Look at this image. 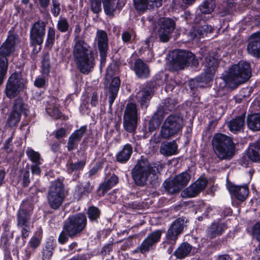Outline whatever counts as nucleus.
<instances>
[{
  "instance_id": "nucleus-36",
  "label": "nucleus",
  "mask_w": 260,
  "mask_h": 260,
  "mask_svg": "<svg viewBox=\"0 0 260 260\" xmlns=\"http://www.w3.org/2000/svg\"><path fill=\"white\" fill-rule=\"evenodd\" d=\"M118 182V177L113 175L107 181L103 182L100 185L99 190L100 191L102 192V196H104L108 190L117 184Z\"/></svg>"
},
{
  "instance_id": "nucleus-47",
  "label": "nucleus",
  "mask_w": 260,
  "mask_h": 260,
  "mask_svg": "<svg viewBox=\"0 0 260 260\" xmlns=\"http://www.w3.org/2000/svg\"><path fill=\"white\" fill-rule=\"evenodd\" d=\"M136 9L144 12L148 8V0H133Z\"/></svg>"
},
{
  "instance_id": "nucleus-61",
  "label": "nucleus",
  "mask_w": 260,
  "mask_h": 260,
  "mask_svg": "<svg viewBox=\"0 0 260 260\" xmlns=\"http://www.w3.org/2000/svg\"><path fill=\"white\" fill-rule=\"evenodd\" d=\"M41 164H38L37 163L34 164L31 166V171L33 175H40L41 173V169L40 165Z\"/></svg>"
},
{
  "instance_id": "nucleus-62",
  "label": "nucleus",
  "mask_w": 260,
  "mask_h": 260,
  "mask_svg": "<svg viewBox=\"0 0 260 260\" xmlns=\"http://www.w3.org/2000/svg\"><path fill=\"white\" fill-rule=\"evenodd\" d=\"M23 186L27 187L30 183L29 172L28 171H25L23 174Z\"/></svg>"
},
{
  "instance_id": "nucleus-3",
  "label": "nucleus",
  "mask_w": 260,
  "mask_h": 260,
  "mask_svg": "<svg viewBox=\"0 0 260 260\" xmlns=\"http://www.w3.org/2000/svg\"><path fill=\"white\" fill-rule=\"evenodd\" d=\"M251 76V69L248 62L241 61L232 66L223 75L226 85L232 89L248 81Z\"/></svg>"
},
{
  "instance_id": "nucleus-7",
  "label": "nucleus",
  "mask_w": 260,
  "mask_h": 260,
  "mask_svg": "<svg viewBox=\"0 0 260 260\" xmlns=\"http://www.w3.org/2000/svg\"><path fill=\"white\" fill-rule=\"evenodd\" d=\"M188 64L197 66L198 60L192 53L185 50H177L172 52V67L176 71L184 69Z\"/></svg>"
},
{
  "instance_id": "nucleus-12",
  "label": "nucleus",
  "mask_w": 260,
  "mask_h": 260,
  "mask_svg": "<svg viewBox=\"0 0 260 260\" xmlns=\"http://www.w3.org/2000/svg\"><path fill=\"white\" fill-rule=\"evenodd\" d=\"M26 83L25 80L19 78L17 74H13L9 77L6 85V96L9 99L14 98L26 88Z\"/></svg>"
},
{
  "instance_id": "nucleus-13",
  "label": "nucleus",
  "mask_w": 260,
  "mask_h": 260,
  "mask_svg": "<svg viewBox=\"0 0 260 260\" xmlns=\"http://www.w3.org/2000/svg\"><path fill=\"white\" fill-rule=\"evenodd\" d=\"M165 232V229H157L152 232L136 248L135 252H140L142 254L149 252L150 249L160 241L161 235Z\"/></svg>"
},
{
  "instance_id": "nucleus-27",
  "label": "nucleus",
  "mask_w": 260,
  "mask_h": 260,
  "mask_svg": "<svg viewBox=\"0 0 260 260\" xmlns=\"http://www.w3.org/2000/svg\"><path fill=\"white\" fill-rule=\"evenodd\" d=\"M192 246L187 242L182 243L174 252V255L178 259H183L191 252Z\"/></svg>"
},
{
  "instance_id": "nucleus-43",
  "label": "nucleus",
  "mask_w": 260,
  "mask_h": 260,
  "mask_svg": "<svg viewBox=\"0 0 260 260\" xmlns=\"http://www.w3.org/2000/svg\"><path fill=\"white\" fill-rule=\"evenodd\" d=\"M85 165V161L81 160L76 163L70 162L68 165V172L70 174L83 169Z\"/></svg>"
},
{
  "instance_id": "nucleus-1",
  "label": "nucleus",
  "mask_w": 260,
  "mask_h": 260,
  "mask_svg": "<svg viewBox=\"0 0 260 260\" xmlns=\"http://www.w3.org/2000/svg\"><path fill=\"white\" fill-rule=\"evenodd\" d=\"M87 224V217L84 212L69 215L63 222L62 230L58 237V243L64 245L69 239L80 237L86 230Z\"/></svg>"
},
{
  "instance_id": "nucleus-64",
  "label": "nucleus",
  "mask_w": 260,
  "mask_h": 260,
  "mask_svg": "<svg viewBox=\"0 0 260 260\" xmlns=\"http://www.w3.org/2000/svg\"><path fill=\"white\" fill-rule=\"evenodd\" d=\"M200 31V30L198 27L197 28H192L189 32L191 38L192 39H199L200 38H202L203 37L198 36Z\"/></svg>"
},
{
  "instance_id": "nucleus-9",
  "label": "nucleus",
  "mask_w": 260,
  "mask_h": 260,
  "mask_svg": "<svg viewBox=\"0 0 260 260\" xmlns=\"http://www.w3.org/2000/svg\"><path fill=\"white\" fill-rule=\"evenodd\" d=\"M175 26L176 23L173 20L162 17L154 24L153 31L161 42L166 43L169 41Z\"/></svg>"
},
{
  "instance_id": "nucleus-34",
  "label": "nucleus",
  "mask_w": 260,
  "mask_h": 260,
  "mask_svg": "<svg viewBox=\"0 0 260 260\" xmlns=\"http://www.w3.org/2000/svg\"><path fill=\"white\" fill-rule=\"evenodd\" d=\"M247 51L251 55L260 58V42L254 38H250V41L247 45Z\"/></svg>"
},
{
  "instance_id": "nucleus-23",
  "label": "nucleus",
  "mask_w": 260,
  "mask_h": 260,
  "mask_svg": "<svg viewBox=\"0 0 260 260\" xmlns=\"http://www.w3.org/2000/svg\"><path fill=\"white\" fill-rule=\"evenodd\" d=\"M177 210H212L211 207L207 206L203 202H199L197 204L194 205L191 202H182L176 206Z\"/></svg>"
},
{
  "instance_id": "nucleus-24",
  "label": "nucleus",
  "mask_w": 260,
  "mask_h": 260,
  "mask_svg": "<svg viewBox=\"0 0 260 260\" xmlns=\"http://www.w3.org/2000/svg\"><path fill=\"white\" fill-rule=\"evenodd\" d=\"M134 71L137 76L140 78H146L149 76L150 73L148 66L140 59L135 61Z\"/></svg>"
},
{
  "instance_id": "nucleus-15",
  "label": "nucleus",
  "mask_w": 260,
  "mask_h": 260,
  "mask_svg": "<svg viewBox=\"0 0 260 260\" xmlns=\"http://www.w3.org/2000/svg\"><path fill=\"white\" fill-rule=\"evenodd\" d=\"M184 219L178 218L175 220L169 228L166 234V239L168 243L175 245L180 235L184 229Z\"/></svg>"
},
{
  "instance_id": "nucleus-56",
  "label": "nucleus",
  "mask_w": 260,
  "mask_h": 260,
  "mask_svg": "<svg viewBox=\"0 0 260 260\" xmlns=\"http://www.w3.org/2000/svg\"><path fill=\"white\" fill-rule=\"evenodd\" d=\"M89 220L91 222L99 223L101 212H86Z\"/></svg>"
},
{
  "instance_id": "nucleus-32",
  "label": "nucleus",
  "mask_w": 260,
  "mask_h": 260,
  "mask_svg": "<svg viewBox=\"0 0 260 260\" xmlns=\"http://www.w3.org/2000/svg\"><path fill=\"white\" fill-rule=\"evenodd\" d=\"M120 84V80L118 77L113 78L109 87V104L110 105L113 103L117 94Z\"/></svg>"
},
{
  "instance_id": "nucleus-57",
  "label": "nucleus",
  "mask_w": 260,
  "mask_h": 260,
  "mask_svg": "<svg viewBox=\"0 0 260 260\" xmlns=\"http://www.w3.org/2000/svg\"><path fill=\"white\" fill-rule=\"evenodd\" d=\"M111 230L109 229H104L98 232L96 237L99 240L106 239L111 233Z\"/></svg>"
},
{
  "instance_id": "nucleus-42",
  "label": "nucleus",
  "mask_w": 260,
  "mask_h": 260,
  "mask_svg": "<svg viewBox=\"0 0 260 260\" xmlns=\"http://www.w3.org/2000/svg\"><path fill=\"white\" fill-rule=\"evenodd\" d=\"M21 115L11 111L10 113L7 120V124L10 127H14L17 125L20 122Z\"/></svg>"
},
{
  "instance_id": "nucleus-19",
  "label": "nucleus",
  "mask_w": 260,
  "mask_h": 260,
  "mask_svg": "<svg viewBox=\"0 0 260 260\" xmlns=\"http://www.w3.org/2000/svg\"><path fill=\"white\" fill-rule=\"evenodd\" d=\"M56 247V241L53 238L48 239L41 247V260H51Z\"/></svg>"
},
{
  "instance_id": "nucleus-11",
  "label": "nucleus",
  "mask_w": 260,
  "mask_h": 260,
  "mask_svg": "<svg viewBox=\"0 0 260 260\" xmlns=\"http://www.w3.org/2000/svg\"><path fill=\"white\" fill-rule=\"evenodd\" d=\"M190 179L191 176L184 172L176 175L171 180H166L163 185L166 190L169 193H176L187 186Z\"/></svg>"
},
{
  "instance_id": "nucleus-6",
  "label": "nucleus",
  "mask_w": 260,
  "mask_h": 260,
  "mask_svg": "<svg viewBox=\"0 0 260 260\" xmlns=\"http://www.w3.org/2000/svg\"><path fill=\"white\" fill-rule=\"evenodd\" d=\"M183 126L182 117L175 115H171L165 120L160 129L159 137L163 139H169L177 135Z\"/></svg>"
},
{
  "instance_id": "nucleus-25",
  "label": "nucleus",
  "mask_w": 260,
  "mask_h": 260,
  "mask_svg": "<svg viewBox=\"0 0 260 260\" xmlns=\"http://www.w3.org/2000/svg\"><path fill=\"white\" fill-rule=\"evenodd\" d=\"M247 156L251 161L260 163V139L250 145Z\"/></svg>"
},
{
  "instance_id": "nucleus-52",
  "label": "nucleus",
  "mask_w": 260,
  "mask_h": 260,
  "mask_svg": "<svg viewBox=\"0 0 260 260\" xmlns=\"http://www.w3.org/2000/svg\"><path fill=\"white\" fill-rule=\"evenodd\" d=\"M198 27L200 30V31L198 35V37H204L205 34L211 33L213 29L211 26L207 24H204L203 25H201Z\"/></svg>"
},
{
  "instance_id": "nucleus-39",
  "label": "nucleus",
  "mask_w": 260,
  "mask_h": 260,
  "mask_svg": "<svg viewBox=\"0 0 260 260\" xmlns=\"http://www.w3.org/2000/svg\"><path fill=\"white\" fill-rule=\"evenodd\" d=\"M123 118L138 119V110L135 104L131 103L127 104Z\"/></svg>"
},
{
  "instance_id": "nucleus-40",
  "label": "nucleus",
  "mask_w": 260,
  "mask_h": 260,
  "mask_svg": "<svg viewBox=\"0 0 260 260\" xmlns=\"http://www.w3.org/2000/svg\"><path fill=\"white\" fill-rule=\"evenodd\" d=\"M104 11L107 15L113 16L116 8L119 9L121 7L117 4L115 5V0H108L103 2Z\"/></svg>"
},
{
  "instance_id": "nucleus-21",
  "label": "nucleus",
  "mask_w": 260,
  "mask_h": 260,
  "mask_svg": "<svg viewBox=\"0 0 260 260\" xmlns=\"http://www.w3.org/2000/svg\"><path fill=\"white\" fill-rule=\"evenodd\" d=\"M218 65V61L217 59L211 56L205 58L204 66L206 80H211L216 72Z\"/></svg>"
},
{
  "instance_id": "nucleus-29",
  "label": "nucleus",
  "mask_w": 260,
  "mask_h": 260,
  "mask_svg": "<svg viewBox=\"0 0 260 260\" xmlns=\"http://www.w3.org/2000/svg\"><path fill=\"white\" fill-rule=\"evenodd\" d=\"M177 145L175 142H165L161 144L160 147V152L164 155L168 156L176 153Z\"/></svg>"
},
{
  "instance_id": "nucleus-22",
  "label": "nucleus",
  "mask_w": 260,
  "mask_h": 260,
  "mask_svg": "<svg viewBox=\"0 0 260 260\" xmlns=\"http://www.w3.org/2000/svg\"><path fill=\"white\" fill-rule=\"evenodd\" d=\"M228 228L226 223L225 222H213L208 228L207 236L210 239H213L221 235Z\"/></svg>"
},
{
  "instance_id": "nucleus-4",
  "label": "nucleus",
  "mask_w": 260,
  "mask_h": 260,
  "mask_svg": "<svg viewBox=\"0 0 260 260\" xmlns=\"http://www.w3.org/2000/svg\"><path fill=\"white\" fill-rule=\"evenodd\" d=\"M214 152L220 159H230L234 155L235 146L232 139L222 134H215L212 139Z\"/></svg>"
},
{
  "instance_id": "nucleus-54",
  "label": "nucleus",
  "mask_w": 260,
  "mask_h": 260,
  "mask_svg": "<svg viewBox=\"0 0 260 260\" xmlns=\"http://www.w3.org/2000/svg\"><path fill=\"white\" fill-rule=\"evenodd\" d=\"M113 242L112 241L105 244L102 248L101 253L102 255L109 254L113 249Z\"/></svg>"
},
{
  "instance_id": "nucleus-51",
  "label": "nucleus",
  "mask_w": 260,
  "mask_h": 260,
  "mask_svg": "<svg viewBox=\"0 0 260 260\" xmlns=\"http://www.w3.org/2000/svg\"><path fill=\"white\" fill-rule=\"evenodd\" d=\"M52 5L51 8V11L53 15L56 17L60 12V3L57 0H52Z\"/></svg>"
},
{
  "instance_id": "nucleus-44",
  "label": "nucleus",
  "mask_w": 260,
  "mask_h": 260,
  "mask_svg": "<svg viewBox=\"0 0 260 260\" xmlns=\"http://www.w3.org/2000/svg\"><path fill=\"white\" fill-rule=\"evenodd\" d=\"M214 7L213 0H206L200 6V10L202 13L210 14L213 11Z\"/></svg>"
},
{
  "instance_id": "nucleus-17",
  "label": "nucleus",
  "mask_w": 260,
  "mask_h": 260,
  "mask_svg": "<svg viewBox=\"0 0 260 260\" xmlns=\"http://www.w3.org/2000/svg\"><path fill=\"white\" fill-rule=\"evenodd\" d=\"M208 181L206 178H201L196 180L188 187L183 190L181 196L183 198H192L203 190L207 185Z\"/></svg>"
},
{
  "instance_id": "nucleus-63",
  "label": "nucleus",
  "mask_w": 260,
  "mask_h": 260,
  "mask_svg": "<svg viewBox=\"0 0 260 260\" xmlns=\"http://www.w3.org/2000/svg\"><path fill=\"white\" fill-rule=\"evenodd\" d=\"M34 209L32 205L28 201L23 202L21 205L22 211H30Z\"/></svg>"
},
{
  "instance_id": "nucleus-55",
  "label": "nucleus",
  "mask_w": 260,
  "mask_h": 260,
  "mask_svg": "<svg viewBox=\"0 0 260 260\" xmlns=\"http://www.w3.org/2000/svg\"><path fill=\"white\" fill-rule=\"evenodd\" d=\"M90 191V189L88 188L86 189V186L83 187L81 185H77L75 189V194L77 196V198H80L82 194Z\"/></svg>"
},
{
  "instance_id": "nucleus-46",
  "label": "nucleus",
  "mask_w": 260,
  "mask_h": 260,
  "mask_svg": "<svg viewBox=\"0 0 260 260\" xmlns=\"http://www.w3.org/2000/svg\"><path fill=\"white\" fill-rule=\"evenodd\" d=\"M69 23L66 18L60 17L57 23V29L61 32H65L69 30Z\"/></svg>"
},
{
  "instance_id": "nucleus-26",
  "label": "nucleus",
  "mask_w": 260,
  "mask_h": 260,
  "mask_svg": "<svg viewBox=\"0 0 260 260\" xmlns=\"http://www.w3.org/2000/svg\"><path fill=\"white\" fill-rule=\"evenodd\" d=\"M152 94L151 89L150 88H145L136 94V99L140 103L142 108L147 107Z\"/></svg>"
},
{
  "instance_id": "nucleus-53",
  "label": "nucleus",
  "mask_w": 260,
  "mask_h": 260,
  "mask_svg": "<svg viewBox=\"0 0 260 260\" xmlns=\"http://www.w3.org/2000/svg\"><path fill=\"white\" fill-rule=\"evenodd\" d=\"M79 142L75 137L71 135L69 138L67 144L68 150L71 151L76 148Z\"/></svg>"
},
{
  "instance_id": "nucleus-16",
  "label": "nucleus",
  "mask_w": 260,
  "mask_h": 260,
  "mask_svg": "<svg viewBox=\"0 0 260 260\" xmlns=\"http://www.w3.org/2000/svg\"><path fill=\"white\" fill-rule=\"evenodd\" d=\"M184 219L178 218L175 220L169 228L166 234V239L168 243L175 245L180 235L184 229Z\"/></svg>"
},
{
  "instance_id": "nucleus-31",
  "label": "nucleus",
  "mask_w": 260,
  "mask_h": 260,
  "mask_svg": "<svg viewBox=\"0 0 260 260\" xmlns=\"http://www.w3.org/2000/svg\"><path fill=\"white\" fill-rule=\"evenodd\" d=\"M133 152V148L131 145L126 144L117 154L116 160L117 161L124 163L126 162L130 158Z\"/></svg>"
},
{
  "instance_id": "nucleus-41",
  "label": "nucleus",
  "mask_w": 260,
  "mask_h": 260,
  "mask_svg": "<svg viewBox=\"0 0 260 260\" xmlns=\"http://www.w3.org/2000/svg\"><path fill=\"white\" fill-rule=\"evenodd\" d=\"M26 154L32 163L42 164L43 159L41 158V155L38 152H37L32 148L28 147L26 150Z\"/></svg>"
},
{
  "instance_id": "nucleus-45",
  "label": "nucleus",
  "mask_w": 260,
  "mask_h": 260,
  "mask_svg": "<svg viewBox=\"0 0 260 260\" xmlns=\"http://www.w3.org/2000/svg\"><path fill=\"white\" fill-rule=\"evenodd\" d=\"M55 39V30L52 27H49L48 28L47 39L46 41V46L49 47H52L54 43Z\"/></svg>"
},
{
  "instance_id": "nucleus-28",
  "label": "nucleus",
  "mask_w": 260,
  "mask_h": 260,
  "mask_svg": "<svg viewBox=\"0 0 260 260\" xmlns=\"http://www.w3.org/2000/svg\"><path fill=\"white\" fill-rule=\"evenodd\" d=\"M9 229L8 226L5 225H4V231L2 233L1 240L2 242L3 243V248L5 253V256H7L9 258L8 260H12V258L11 256L10 250V242H9V239L8 238L9 236Z\"/></svg>"
},
{
  "instance_id": "nucleus-48",
  "label": "nucleus",
  "mask_w": 260,
  "mask_h": 260,
  "mask_svg": "<svg viewBox=\"0 0 260 260\" xmlns=\"http://www.w3.org/2000/svg\"><path fill=\"white\" fill-rule=\"evenodd\" d=\"M42 238V237L41 236H39L38 237L33 236L30 239L28 243V246H29L33 250L36 249L41 245Z\"/></svg>"
},
{
  "instance_id": "nucleus-58",
  "label": "nucleus",
  "mask_w": 260,
  "mask_h": 260,
  "mask_svg": "<svg viewBox=\"0 0 260 260\" xmlns=\"http://www.w3.org/2000/svg\"><path fill=\"white\" fill-rule=\"evenodd\" d=\"M91 7L94 13H99L101 10V0H91Z\"/></svg>"
},
{
  "instance_id": "nucleus-14",
  "label": "nucleus",
  "mask_w": 260,
  "mask_h": 260,
  "mask_svg": "<svg viewBox=\"0 0 260 260\" xmlns=\"http://www.w3.org/2000/svg\"><path fill=\"white\" fill-rule=\"evenodd\" d=\"M46 34V23L39 20L32 24L30 30V43L31 46L36 47L40 46L43 44L44 38Z\"/></svg>"
},
{
  "instance_id": "nucleus-10",
  "label": "nucleus",
  "mask_w": 260,
  "mask_h": 260,
  "mask_svg": "<svg viewBox=\"0 0 260 260\" xmlns=\"http://www.w3.org/2000/svg\"><path fill=\"white\" fill-rule=\"evenodd\" d=\"M64 198L63 184L60 180H56L52 182L50 187L48 201L51 207L56 210L61 205Z\"/></svg>"
},
{
  "instance_id": "nucleus-38",
  "label": "nucleus",
  "mask_w": 260,
  "mask_h": 260,
  "mask_svg": "<svg viewBox=\"0 0 260 260\" xmlns=\"http://www.w3.org/2000/svg\"><path fill=\"white\" fill-rule=\"evenodd\" d=\"M138 119L123 118V127L127 132L134 133L136 130Z\"/></svg>"
},
{
  "instance_id": "nucleus-30",
  "label": "nucleus",
  "mask_w": 260,
  "mask_h": 260,
  "mask_svg": "<svg viewBox=\"0 0 260 260\" xmlns=\"http://www.w3.org/2000/svg\"><path fill=\"white\" fill-rule=\"evenodd\" d=\"M246 121L249 129L253 131H260V113L248 115Z\"/></svg>"
},
{
  "instance_id": "nucleus-35",
  "label": "nucleus",
  "mask_w": 260,
  "mask_h": 260,
  "mask_svg": "<svg viewBox=\"0 0 260 260\" xmlns=\"http://www.w3.org/2000/svg\"><path fill=\"white\" fill-rule=\"evenodd\" d=\"M12 111L21 116L22 114L25 115H27L28 110L26 105L24 103L23 100L21 98H17L14 101Z\"/></svg>"
},
{
  "instance_id": "nucleus-5",
  "label": "nucleus",
  "mask_w": 260,
  "mask_h": 260,
  "mask_svg": "<svg viewBox=\"0 0 260 260\" xmlns=\"http://www.w3.org/2000/svg\"><path fill=\"white\" fill-rule=\"evenodd\" d=\"M158 172V168L151 166L147 159L142 158L138 160L133 169L132 176L136 184L143 186L151 175H154Z\"/></svg>"
},
{
  "instance_id": "nucleus-49",
  "label": "nucleus",
  "mask_w": 260,
  "mask_h": 260,
  "mask_svg": "<svg viewBox=\"0 0 260 260\" xmlns=\"http://www.w3.org/2000/svg\"><path fill=\"white\" fill-rule=\"evenodd\" d=\"M251 235L253 239L260 241V221L256 222L252 225Z\"/></svg>"
},
{
  "instance_id": "nucleus-20",
  "label": "nucleus",
  "mask_w": 260,
  "mask_h": 260,
  "mask_svg": "<svg viewBox=\"0 0 260 260\" xmlns=\"http://www.w3.org/2000/svg\"><path fill=\"white\" fill-rule=\"evenodd\" d=\"M230 193L241 201H245L249 194V189L247 185H236L234 184H229L228 186Z\"/></svg>"
},
{
  "instance_id": "nucleus-33",
  "label": "nucleus",
  "mask_w": 260,
  "mask_h": 260,
  "mask_svg": "<svg viewBox=\"0 0 260 260\" xmlns=\"http://www.w3.org/2000/svg\"><path fill=\"white\" fill-rule=\"evenodd\" d=\"M245 123V116H238L231 120L228 124L230 130L234 133L240 131L243 127Z\"/></svg>"
},
{
  "instance_id": "nucleus-18",
  "label": "nucleus",
  "mask_w": 260,
  "mask_h": 260,
  "mask_svg": "<svg viewBox=\"0 0 260 260\" xmlns=\"http://www.w3.org/2000/svg\"><path fill=\"white\" fill-rule=\"evenodd\" d=\"M95 41L100 51L101 64L105 63L108 48V39L107 33L102 30L96 32Z\"/></svg>"
},
{
  "instance_id": "nucleus-60",
  "label": "nucleus",
  "mask_w": 260,
  "mask_h": 260,
  "mask_svg": "<svg viewBox=\"0 0 260 260\" xmlns=\"http://www.w3.org/2000/svg\"><path fill=\"white\" fill-rule=\"evenodd\" d=\"M28 230L26 228L25 226L23 227L21 229V236L22 239V243L19 245L20 247H22L25 245V240L28 237Z\"/></svg>"
},
{
  "instance_id": "nucleus-59",
  "label": "nucleus",
  "mask_w": 260,
  "mask_h": 260,
  "mask_svg": "<svg viewBox=\"0 0 260 260\" xmlns=\"http://www.w3.org/2000/svg\"><path fill=\"white\" fill-rule=\"evenodd\" d=\"M160 122L158 119L153 118L149 122V129L150 131L156 129L159 125Z\"/></svg>"
},
{
  "instance_id": "nucleus-37",
  "label": "nucleus",
  "mask_w": 260,
  "mask_h": 260,
  "mask_svg": "<svg viewBox=\"0 0 260 260\" xmlns=\"http://www.w3.org/2000/svg\"><path fill=\"white\" fill-rule=\"evenodd\" d=\"M31 212H18L17 224L19 226L28 227L30 225Z\"/></svg>"
},
{
  "instance_id": "nucleus-8",
  "label": "nucleus",
  "mask_w": 260,
  "mask_h": 260,
  "mask_svg": "<svg viewBox=\"0 0 260 260\" xmlns=\"http://www.w3.org/2000/svg\"><path fill=\"white\" fill-rule=\"evenodd\" d=\"M16 37L14 35H10L0 47V85L3 82L8 70L7 56L14 51Z\"/></svg>"
},
{
  "instance_id": "nucleus-2",
  "label": "nucleus",
  "mask_w": 260,
  "mask_h": 260,
  "mask_svg": "<svg viewBox=\"0 0 260 260\" xmlns=\"http://www.w3.org/2000/svg\"><path fill=\"white\" fill-rule=\"evenodd\" d=\"M73 49L74 60L80 71L84 74H88L95 65L93 51L84 39L77 36L74 39Z\"/></svg>"
},
{
  "instance_id": "nucleus-50",
  "label": "nucleus",
  "mask_w": 260,
  "mask_h": 260,
  "mask_svg": "<svg viewBox=\"0 0 260 260\" xmlns=\"http://www.w3.org/2000/svg\"><path fill=\"white\" fill-rule=\"evenodd\" d=\"M87 131V126H82L78 129L75 131L73 133L71 134L74 137H75L77 140L79 141H81V138Z\"/></svg>"
}]
</instances>
